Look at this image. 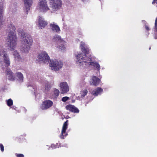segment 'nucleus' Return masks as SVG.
Listing matches in <instances>:
<instances>
[{
	"label": "nucleus",
	"mask_w": 157,
	"mask_h": 157,
	"mask_svg": "<svg viewBox=\"0 0 157 157\" xmlns=\"http://www.w3.org/2000/svg\"><path fill=\"white\" fill-rule=\"evenodd\" d=\"M16 28L15 26L10 24L9 27L7 28L8 31V40L7 44L8 46L12 49H14L17 45V39L15 30Z\"/></svg>",
	"instance_id": "obj_1"
},
{
	"label": "nucleus",
	"mask_w": 157,
	"mask_h": 157,
	"mask_svg": "<svg viewBox=\"0 0 157 157\" xmlns=\"http://www.w3.org/2000/svg\"><path fill=\"white\" fill-rule=\"evenodd\" d=\"M21 36L22 38L25 39L23 40V43L21 51L22 52L27 53L32 45L33 39L30 35L24 33L22 32L21 34Z\"/></svg>",
	"instance_id": "obj_2"
},
{
	"label": "nucleus",
	"mask_w": 157,
	"mask_h": 157,
	"mask_svg": "<svg viewBox=\"0 0 157 157\" xmlns=\"http://www.w3.org/2000/svg\"><path fill=\"white\" fill-rule=\"evenodd\" d=\"M81 50L82 52L84 53L83 54L82 53L78 54V55H76L78 61L77 63H78L80 65L81 63L83 64V63H85V61L88 60V58H91L87 57L86 55L89 54V49L87 48H86L84 47L82 48Z\"/></svg>",
	"instance_id": "obj_3"
},
{
	"label": "nucleus",
	"mask_w": 157,
	"mask_h": 157,
	"mask_svg": "<svg viewBox=\"0 0 157 157\" xmlns=\"http://www.w3.org/2000/svg\"><path fill=\"white\" fill-rule=\"evenodd\" d=\"M3 59L6 67H8L10 63V58L6 51L3 49H0V61Z\"/></svg>",
	"instance_id": "obj_4"
},
{
	"label": "nucleus",
	"mask_w": 157,
	"mask_h": 157,
	"mask_svg": "<svg viewBox=\"0 0 157 157\" xmlns=\"http://www.w3.org/2000/svg\"><path fill=\"white\" fill-rule=\"evenodd\" d=\"M50 63H49V66L52 70L55 71H58L63 67V63L60 61L57 60H50Z\"/></svg>",
	"instance_id": "obj_5"
},
{
	"label": "nucleus",
	"mask_w": 157,
	"mask_h": 157,
	"mask_svg": "<svg viewBox=\"0 0 157 157\" xmlns=\"http://www.w3.org/2000/svg\"><path fill=\"white\" fill-rule=\"evenodd\" d=\"M38 60L40 62L48 63L50 61V58L45 51L41 52L38 56Z\"/></svg>",
	"instance_id": "obj_6"
},
{
	"label": "nucleus",
	"mask_w": 157,
	"mask_h": 157,
	"mask_svg": "<svg viewBox=\"0 0 157 157\" xmlns=\"http://www.w3.org/2000/svg\"><path fill=\"white\" fill-rule=\"evenodd\" d=\"M53 104L52 101L50 100H46L43 101L41 105L42 110L47 109L52 106Z\"/></svg>",
	"instance_id": "obj_7"
},
{
	"label": "nucleus",
	"mask_w": 157,
	"mask_h": 157,
	"mask_svg": "<svg viewBox=\"0 0 157 157\" xmlns=\"http://www.w3.org/2000/svg\"><path fill=\"white\" fill-rule=\"evenodd\" d=\"M85 63L86 65H87L89 66H92L95 67L99 71L100 68V66L99 63L97 62H92L91 58H88V60L85 61Z\"/></svg>",
	"instance_id": "obj_8"
},
{
	"label": "nucleus",
	"mask_w": 157,
	"mask_h": 157,
	"mask_svg": "<svg viewBox=\"0 0 157 157\" xmlns=\"http://www.w3.org/2000/svg\"><path fill=\"white\" fill-rule=\"evenodd\" d=\"M68 122V120H67L63 124L61 133L60 136V137L61 139H64V137L67 135V134L66 132V131L67 128Z\"/></svg>",
	"instance_id": "obj_9"
},
{
	"label": "nucleus",
	"mask_w": 157,
	"mask_h": 157,
	"mask_svg": "<svg viewBox=\"0 0 157 157\" xmlns=\"http://www.w3.org/2000/svg\"><path fill=\"white\" fill-rule=\"evenodd\" d=\"M61 93L64 94L67 93L69 90V87L66 82H62L60 84Z\"/></svg>",
	"instance_id": "obj_10"
},
{
	"label": "nucleus",
	"mask_w": 157,
	"mask_h": 157,
	"mask_svg": "<svg viewBox=\"0 0 157 157\" xmlns=\"http://www.w3.org/2000/svg\"><path fill=\"white\" fill-rule=\"evenodd\" d=\"M40 7L43 11H46L49 9L46 0H39Z\"/></svg>",
	"instance_id": "obj_11"
},
{
	"label": "nucleus",
	"mask_w": 157,
	"mask_h": 157,
	"mask_svg": "<svg viewBox=\"0 0 157 157\" xmlns=\"http://www.w3.org/2000/svg\"><path fill=\"white\" fill-rule=\"evenodd\" d=\"M65 108L67 110L74 113H78L79 112V109L77 108L72 105L69 104L67 105Z\"/></svg>",
	"instance_id": "obj_12"
},
{
	"label": "nucleus",
	"mask_w": 157,
	"mask_h": 157,
	"mask_svg": "<svg viewBox=\"0 0 157 157\" xmlns=\"http://www.w3.org/2000/svg\"><path fill=\"white\" fill-rule=\"evenodd\" d=\"M52 8L54 10H56L61 7L62 1L61 0H57L52 3Z\"/></svg>",
	"instance_id": "obj_13"
},
{
	"label": "nucleus",
	"mask_w": 157,
	"mask_h": 157,
	"mask_svg": "<svg viewBox=\"0 0 157 157\" xmlns=\"http://www.w3.org/2000/svg\"><path fill=\"white\" fill-rule=\"evenodd\" d=\"M38 23L39 27L41 29L45 27L48 25L47 21L44 20L42 17L40 16L39 17Z\"/></svg>",
	"instance_id": "obj_14"
},
{
	"label": "nucleus",
	"mask_w": 157,
	"mask_h": 157,
	"mask_svg": "<svg viewBox=\"0 0 157 157\" xmlns=\"http://www.w3.org/2000/svg\"><path fill=\"white\" fill-rule=\"evenodd\" d=\"M6 73V75H8L9 80L13 81L15 80V77L13 75V72L10 69L7 68Z\"/></svg>",
	"instance_id": "obj_15"
},
{
	"label": "nucleus",
	"mask_w": 157,
	"mask_h": 157,
	"mask_svg": "<svg viewBox=\"0 0 157 157\" xmlns=\"http://www.w3.org/2000/svg\"><path fill=\"white\" fill-rule=\"evenodd\" d=\"M23 1L24 2V4L27 10V14L28 12L30 10V7L32 4L33 0H23Z\"/></svg>",
	"instance_id": "obj_16"
},
{
	"label": "nucleus",
	"mask_w": 157,
	"mask_h": 157,
	"mask_svg": "<svg viewBox=\"0 0 157 157\" xmlns=\"http://www.w3.org/2000/svg\"><path fill=\"white\" fill-rule=\"evenodd\" d=\"M50 27L53 31L58 33L60 31L59 27L58 25H56L54 22L50 24Z\"/></svg>",
	"instance_id": "obj_17"
},
{
	"label": "nucleus",
	"mask_w": 157,
	"mask_h": 157,
	"mask_svg": "<svg viewBox=\"0 0 157 157\" xmlns=\"http://www.w3.org/2000/svg\"><path fill=\"white\" fill-rule=\"evenodd\" d=\"M92 82L90 83L91 85L97 86L100 82V79L97 77L93 76L92 78Z\"/></svg>",
	"instance_id": "obj_18"
},
{
	"label": "nucleus",
	"mask_w": 157,
	"mask_h": 157,
	"mask_svg": "<svg viewBox=\"0 0 157 157\" xmlns=\"http://www.w3.org/2000/svg\"><path fill=\"white\" fill-rule=\"evenodd\" d=\"M103 89L100 87H97L94 90L92 91V94L94 96H97L103 92Z\"/></svg>",
	"instance_id": "obj_19"
},
{
	"label": "nucleus",
	"mask_w": 157,
	"mask_h": 157,
	"mask_svg": "<svg viewBox=\"0 0 157 157\" xmlns=\"http://www.w3.org/2000/svg\"><path fill=\"white\" fill-rule=\"evenodd\" d=\"M54 41H59L61 42H64L63 40L61 38V37L57 35H56L52 39Z\"/></svg>",
	"instance_id": "obj_20"
},
{
	"label": "nucleus",
	"mask_w": 157,
	"mask_h": 157,
	"mask_svg": "<svg viewBox=\"0 0 157 157\" xmlns=\"http://www.w3.org/2000/svg\"><path fill=\"white\" fill-rule=\"evenodd\" d=\"M16 74L19 80L21 82H23V76L21 72H17L16 73Z\"/></svg>",
	"instance_id": "obj_21"
},
{
	"label": "nucleus",
	"mask_w": 157,
	"mask_h": 157,
	"mask_svg": "<svg viewBox=\"0 0 157 157\" xmlns=\"http://www.w3.org/2000/svg\"><path fill=\"white\" fill-rule=\"evenodd\" d=\"M3 7L2 6L0 7V25H1L2 24V13H3Z\"/></svg>",
	"instance_id": "obj_22"
},
{
	"label": "nucleus",
	"mask_w": 157,
	"mask_h": 157,
	"mask_svg": "<svg viewBox=\"0 0 157 157\" xmlns=\"http://www.w3.org/2000/svg\"><path fill=\"white\" fill-rule=\"evenodd\" d=\"M14 56L15 59L19 60L20 59L21 57L17 51H15L14 53Z\"/></svg>",
	"instance_id": "obj_23"
},
{
	"label": "nucleus",
	"mask_w": 157,
	"mask_h": 157,
	"mask_svg": "<svg viewBox=\"0 0 157 157\" xmlns=\"http://www.w3.org/2000/svg\"><path fill=\"white\" fill-rule=\"evenodd\" d=\"M7 104L9 106L12 105L13 104V100L11 99H8L7 101Z\"/></svg>",
	"instance_id": "obj_24"
},
{
	"label": "nucleus",
	"mask_w": 157,
	"mask_h": 157,
	"mask_svg": "<svg viewBox=\"0 0 157 157\" xmlns=\"http://www.w3.org/2000/svg\"><path fill=\"white\" fill-rule=\"evenodd\" d=\"M154 29L155 33L157 34V17L156 18L155 20Z\"/></svg>",
	"instance_id": "obj_25"
},
{
	"label": "nucleus",
	"mask_w": 157,
	"mask_h": 157,
	"mask_svg": "<svg viewBox=\"0 0 157 157\" xmlns=\"http://www.w3.org/2000/svg\"><path fill=\"white\" fill-rule=\"evenodd\" d=\"M87 93L88 91L86 89L84 90L81 93V96L82 97H84L87 94Z\"/></svg>",
	"instance_id": "obj_26"
},
{
	"label": "nucleus",
	"mask_w": 157,
	"mask_h": 157,
	"mask_svg": "<svg viewBox=\"0 0 157 157\" xmlns=\"http://www.w3.org/2000/svg\"><path fill=\"white\" fill-rule=\"evenodd\" d=\"M59 90L57 89H55L54 90V94L55 95L56 97H57L59 95Z\"/></svg>",
	"instance_id": "obj_27"
},
{
	"label": "nucleus",
	"mask_w": 157,
	"mask_h": 157,
	"mask_svg": "<svg viewBox=\"0 0 157 157\" xmlns=\"http://www.w3.org/2000/svg\"><path fill=\"white\" fill-rule=\"evenodd\" d=\"M69 98L68 97H63L62 98V101L64 102L66 101H67L69 99Z\"/></svg>",
	"instance_id": "obj_28"
},
{
	"label": "nucleus",
	"mask_w": 157,
	"mask_h": 157,
	"mask_svg": "<svg viewBox=\"0 0 157 157\" xmlns=\"http://www.w3.org/2000/svg\"><path fill=\"white\" fill-rule=\"evenodd\" d=\"M16 156L17 157H24L23 154H16Z\"/></svg>",
	"instance_id": "obj_29"
},
{
	"label": "nucleus",
	"mask_w": 157,
	"mask_h": 157,
	"mask_svg": "<svg viewBox=\"0 0 157 157\" xmlns=\"http://www.w3.org/2000/svg\"><path fill=\"white\" fill-rule=\"evenodd\" d=\"M0 147L1 151H2L3 152L4 150V146L2 144H0Z\"/></svg>",
	"instance_id": "obj_30"
},
{
	"label": "nucleus",
	"mask_w": 157,
	"mask_h": 157,
	"mask_svg": "<svg viewBox=\"0 0 157 157\" xmlns=\"http://www.w3.org/2000/svg\"><path fill=\"white\" fill-rule=\"evenodd\" d=\"M59 48L61 50L64 49L65 48V47L63 45L61 46H59Z\"/></svg>",
	"instance_id": "obj_31"
},
{
	"label": "nucleus",
	"mask_w": 157,
	"mask_h": 157,
	"mask_svg": "<svg viewBox=\"0 0 157 157\" xmlns=\"http://www.w3.org/2000/svg\"><path fill=\"white\" fill-rule=\"evenodd\" d=\"M145 28L147 31H149L150 30L149 27L147 25H145Z\"/></svg>",
	"instance_id": "obj_32"
},
{
	"label": "nucleus",
	"mask_w": 157,
	"mask_h": 157,
	"mask_svg": "<svg viewBox=\"0 0 157 157\" xmlns=\"http://www.w3.org/2000/svg\"><path fill=\"white\" fill-rule=\"evenodd\" d=\"M155 3H157V0H153L152 3V4H154Z\"/></svg>",
	"instance_id": "obj_33"
},
{
	"label": "nucleus",
	"mask_w": 157,
	"mask_h": 157,
	"mask_svg": "<svg viewBox=\"0 0 157 157\" xmlns=\"http://www.w3.org/2000/svg\"><path fill=\"white\" fill-rule=\"evenodd\" d=\"M51 147L53 148H56V146L54 144H52L51 145Z\"/></svg>",
	"instance_id": "obj_34"
},
{
	"label": "nucleus",
	"mask_w": 157,
	"mask_h": 157,
	"mask_svg": "<svg viewBox=\"0 0 157 157\" xmlns=\"http://www.w3.org/2000/svg\"><path fill=\"white\" fill-rule=\"evenodd\" d=\"M154 38H155V39H157V36H156V35L155 36Z\"/></svg>",
	"instance_id": "obj_35"
},
{
	"label": "nucleus",
	"mask_w": 157,
	"mask_h": 157,
	"mask_svg": "<svg viewBox=\"0 0 157 157\" xmlns=\"http://www.w3.org/2000/svg\"><path fill=\"white\" fill-rule=\"evenodd\" d=\"M151 49V47H149V50H150V49Z\"/></svg>",
	"instance_id": "obj_36"
}]
</instances>
